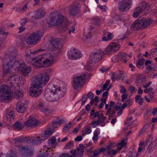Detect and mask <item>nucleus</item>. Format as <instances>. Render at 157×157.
<instances>
[{"label":"nucleus","mask_w":157,"mask_h":157,"mask_svg":"<svg viewBox=\"0 0 157 157\" xmlns=\"http://www.w3.org/2000/svg\"><path fill=\"white\" fill-rule=\"evenodd\" d=\"M53 72L51 68L46 69L44 72L46 74L37 75L34 78L29 88L30 95L32 97H37L43 92V87L46 84L49 80V75Z\"/></svg>","instance_id":"nucleus-1"},{"label":"nucleus","mask_w":157,"mask_h":157,"mask_svg":"<svg viewBox=\"0 0 157 157\" xmlns=\"http://www.w3.org/2000/svg\"><path fill=\"white\" fill-rule=\"evenodd\" d=\"M17 54H14V55H11L8 58L4 57L3 61V77H4L9 71L11 67L19 69L22 72L23 75L26 76L31 71L30 67L27 66L25 64L20 63L18 60H16Z\"/></svg>","instance_id":"nucleus-2"},{"label":"nucleus","mask_w":157,"mask_h":157,"mask_svg":"<svg viewBox=\"0 0 157 157\" xmlns=\"http://www.w3.org/2000/svg\"><path fill=\"white\" fill-rule=\"evenodd\" d=\"M47 86L48 88L44 91V96L49 101H58L62 98L66 92V88L62 89L57 85L49 83Z\"/></svg>","instance_id":"nucleus-3"},{"label":"nucleus","mask_w":157,"mask_h":157,"mask_svg":"<svg viewBox=\"0 0 157 157\" xmlns=\"http://www.w3.org/2000/svg\"><path fill=\"white\" fill-rule=\"evenodd\" d=\"M38 57H31L33 65L43 67L51 66L54 62V57L50 53L39 54Z\"/></svg>","instance_id":"nucleus-4"},{"label":"nucleus","mask_w":157,"mask_h":157,"mask_svg":"<svg viewBox=\"0 0 157 157\" xmlns=\"http://www.w3.org/2000/svg\"><path fill=\"white\" fill-rule=\"evenodd\" d=\"M49 24L55 26L62 24L64 25L62 27V31L65 32L67 29L68 24L67 19L61 14H55L52 16L48 22Z\"/></svg>","instance_id":"nucleus-5"},{"label":"nucleus","mask_w":157,"mask_h":157,"mask_svg":"<svg viewBox=\"0 0 157 157\" xmlns=\"http://www.w3.org/2000/svg\"><path fill=\"white\" fill-rule=\"evenodd\" d=\"M152 22V20L150 18L139 17L132 25L131 28L134 31L140 29H145Z\"/></svg>","instance_id":"nucleus-6"},{"label":"nucleus","mask_w":157,"mask_h":157,"mask_svg":"<svg viewBox=\"0 0 157 157\" xmlns=\"http://www.w3.org/2000/svg\"><path fill=\"white\" fill-rule=\"evenodd\" d=\"M86 74L84 73L79 74L75 76L73 78V86L75 90L83 85L85 81Z\"/></svg>","instance_id":"nucleus-7"},{"label":"nucleus","mask_w":157,"mask_h":157,"mask_svg":"<svg viewBox=\"0 0 157 157\" xmlns=\"http://www.w3.org/2000/svg\"><path fill=\"white\" fill-rule=\"evenodd\" d=\"M149 9L150 7L148 3L144 1L142 2L140 4L139 6L135 9L132 16L134 17H137L143 11L146 12Z\"/></svg>","instance_id":"nucleus-8"},{"label":"nucleus","mask_w":157,"mask_h":157,"mask_svg":"<svg viewBox=\"0 0 157 157\" xmlns=\"http://www.w3.org/2000/svg\"><path fill=\"white\" fill-rule=\"evenodd\" d=\"M13 96L12 93L8 87L6 85H2L0 87V96L5 100L10 99Z\"/></svg>","instance_id":"nucleus-9"},{"label":"nucleus","mask_w":157,"mask_h":157,"mask_svg":"<svg viewBox=\"0 0 157 157\" xmlns=\"http://www.w3.org/2000/svg\"><path fill=\"white\" fill-rule=\"evenodd\" d=\"M104 55L103 52L100 50H97L92 52L90 55V60L92 61V63H96L101 60L103 57Z\"/></svg>","instance_id":"nucleus-10"},{"label":"nucleus","mask_w":157,"mask_h":157,"mask_svg":"<svg viewBox=\"0 0 157 157\" xmlns=\"http://www.w3.org/2000/svg\"><path fill=\"white\" fill-rule=\"evenodd\" d=\"M40 31H37L32 33L28 37L27 42L29 44H34L40 40L41 37L40 34Z\"/></svg>","instance_id":"nucleus-11"},{"label":"nucleus","mask_w":157,"mask_h":157,"mask_svg":"<svg viewBox=\"0 0 157 157\" xmlns=\"http://www.w3.org/2000/svg\"><path fill=\"white\" fill-rule=\"evenodd\" d=\"M67 56L70 59L75 60L81 58L82 56V54L78 50L74 48H72L67 52Z\"/></svg>","instance_id":"nucleus-12"},{"label":"nucleus","mask_w":157,"mask_h":157,"mask_svg":"<svg viewBox=\"0 0 157 157\" xmlns=\"http://www.w3.org/2000/svg\"><path fill=\"white\" fill-rule=\"evenodd\" d=\"M131 4V0H123L119 3L118 8L121 12L125 11L126 9H129V6Z\"/></svg>","instance_id":"nucleus-13"},{"label":"nucleus","mask_w":157,"mask_h":157,"mask_svg":"<svg viewBox=\"0 0 157 157\" xmlns=\"http://www.w3.org/2000/svg\"><path fill=\"white\" fill-rule=\"evenodd\" d=\"M120 48V44L116 42L111 43L105 49L106 52L113 53L117 51Z\"/></svg>","instance_id":"nucleus-14"},{"label":"nucleus","mask_w":157,"mask_h":157,"mask_svg":"<svg viewBox=\"0 0 157 157\" xmlns=\"http://www.w3.org/2000/svg\"><path fill=\"white\" fill-rule=\"evenodd\" d=\"M62 39H53L49 41V48L51 50H56L59 48H61V46L60 44V43Z\"/></svg>","instance_id":"nucleus-15"},{"label":"nucleus","mask_w":157,"mask_h":157,"mask_svg":"<svg viewBox=\"0 0 157 157\" xmlns=\"http://www.w3.org/2000/svg\"><path fill=\"white\" fill-rule=\"evenodd\" d=\"M28 102L25 100H22L19 101L17 104L16 109L19 113H23L26 110L25 105L28 104Z\"/></svg>","instance_id":"nucleus-16"},{"label":"nucleus","mask_w":157,"mask_h":157,"mask_svg":"<svg viewBox=\"0 0 157 157\" xmlns=\"http://www.w3.org/2000/svg\"><path fill=\"white\" fill-rule=\"evenodd\" d=\"M20 150L21 151V154L22 156L29 157L33 155V151L27 146H24L21 147Z\"/></svg>","instance_id":"nucleus-17"},{"label":"nucleus","mask_w":157,"mask_h":157,"mask_svg":"<svg viewBox=\"0 0 157 157\" xmlns=\"http://www.w3.org/2000/svg\"><path fill=\"white\" fill-rule=\"evenodd\" d=\"M40 122L36 118H30L25 122L26 126L32 127L38 125Z\"/></svg>","instance_id":"nucleus-18"},{"label":"nucleus","mask_w":157,"mask_h":157,"mask_svg":"<svg viewBox=\"0 0 157 157\" xmlns=\"http://www.w3.org/2000/svg\"><path fill=\"white\" fill-rule=\"evenodd\" d=\"M80 12L79 7L76 4H74L71 6L70 11V14L71 16L76 15Z\"/></svg>","instance_id":"nucleus-19"},{"label":"nucleus","mask_w":157,"mask_h":157,"mask_svg":"<svg viewBox=\"0 0 157 157\" xmlns=\"http://www.w3.org/2000/svg\"><path fill=\"white\" fill-rule=\"evenodd\" d=\"M100 23V19L97 17H94L92 18V24L90 26V29L93 30L97 29Z\"/></svg>","instance_id":"nucleus-20"},{"label":"nucleus","mask_w":157,"mask_h":157,"mask_svg":"<svg viewBox=\"0 0 157 157\" xmlns=\"http://www.w3.org/2000/svg\"><path fill=\"white\" fill-rule=\"evenodd\" d=\"M157 148V140L155 139L151 143L148 148L150 154H152Z\"/></svg>","instance_id":"nucleus-21"},{"label":"nucleus","mask_w":157,"mask_h":157,"mask_svg":"<svg viewBox=\"0 0 157 157\" xmlns=\"http://www.w3.org/2000/svg\"><path fill=\"white\" fill-rule=\"evenodd\" d=\"M45 14V12L44 10L39 9L34 12L33 16L36 19H39L43 17Z\"/></svg>","instance_id":"nucleus-22"},{"label":"nucleus","mask_w":157,"mask_h":157,"mask_svg":"<svg viewBox=\"0 0 157 157\" xmlns=\"http://www.w3.org/2000/svg\"><path fill=\"white\" fill-rule=\"evenodd\" d=\"M39 138L40 137H38L36 138L34 137L33 136L29 137V143L33 144H37L40 143L41 141L44 140V139H40Z\"/></svg>","instance_id":"nucleus-23"},{"label":"nucleus","mask_w":157,"mask_h":157,"mask_svg":"<svg viewBox=\"0 0 157 157\" xmlns=\"http://www.w3.org/2000/svg\"><path fill=\"white\" fill-rule=\"evenodd\" d=\"M39 109L42 112H43L46 115L49 113L50 110L48 108L45 106V105L41 102H40L38 105Z\"/></svg>","instance_id":"nucleus-24"},{"label":"nucleus","mask_w":157,"mask_h":157,"mask_svg":"<svg viewBox=\"0 0 157 157\" xmlns=\"http://www.w3.org/2000/svg\"><path fill=\"white\" fill-rule=\"evenodd\" d=\"M24 95L23 91L22 90H17L13 94V97L18 100L21 98Z\"/></svg>","instance_id":"nucleus-25"},{"label":"nucleus","mask_w":157,"mask_h":157,"mask_svg":"<svg viewBox=\"0 0 157 157\" xmlns=\"http://www.w3.org/2000/svg\"><path fill=\"white\" fill-rule=\"evenodd\" d=\"M7 157H17V153L13 150L10 151L7 154ZM0 157H6V155L3 154H0Z\"/></svg>","instance_id":"nucleus-26"},{"label":"nucleus","mask_w":157,"mask_h":157,"mask_svg":"<svg viewBox=\"0 0 157 157\" xmlns=\"http://www.w3.org/2000/svg\"><path fill=\"white\" fill-rule=\"evenodd\" d=\"M65 122L64 121L63 119H58V118L55 121H52V124L53 127L54 128H57L58 127L56 125H61L63 123Z\"/></svg>","instance_id":"nucleus-27"},{"label":"nucleus","mask_w":157,"mask_h":157,"mask_svg":"<svg viewBox=\"0 0 157 157\" xmlns=\"http://www.w3.org/2000/svg\"><path fill=\"white\" fill-rule=\"evenodd\" d=\"M25 126H26L25 122L23 123L20 121H17L13 124V127L18 130H21Z\"/></svg>","instance_id":"nucleus-28"},{"label":"nucleus","mask_w":157,"mask_h":157,"mask_svg":"<svg viewBox=\"0 0 157 157\" xmlns=\"http://www.w3.org/2000/svg\"><path fill=\"white\" fill-rule=\"evenodd\" d=\"M10 78L11 81L10 82V86H13L12 83L13 82H15L16 83H18L20 79V77L17 75H13L10 77Z\"/></svg>","instance_id":"nucleus-29"},{"label":"nucleus","mask_w":157,"mask_h":157,"mask_svg":"<svg viewBox=\"0 0 157 157\" xmlns=\"http://www.w3.org/2000/svg\"><path fill=\"white\" fill-rule=\"evenodd\" d=\"M53 132V129L51 128V127H48L44 131V137H48L52 134Z\"/></svg>","instance_id":"nucleus-30"},{"label":"nucleus","mask_w":157,"mask_h":157,"mask_svg":"<svg viewBox=\"0 0 157 157\" xmlns=\"http://www.w3.org/2000/svg\"><path fill=\"white\" fill-rule=\"evenodd\" d=\"M94 63H92V61H90L87 62L86 65L85 66V68L86 70L91 71L93 68L94 64Z\"/></svg>","instance_id":"nucleus-31"},{"label":"nucleus","mask_w":157,"mask_h":157,"mask_svg":"<svg viewBox=\"0 0 157 157\" xmlns=\"http://www.w3.org/2000/svg\"><path fill=\"white\" fill-rule=\"evenodd\" d=\"M106 36H107V37L104 36L102 37V41H107L111 40L113 39V35H112V33H109Z\"/></svg>","instance_id":"nucleus-32"},{"label":"nucleus","mask_w":157,"mask_h":157,"mask_svg":"<svg viewBox=\"0 0 157 157\" xmlns=\"http://www.w3.org/2000/svg\"><path fill=\"white\" fill-rule=\"evenodd\" d=\"M145 61V59L142 58L139 59L137 62L136 66L139 68H141L140 66H142L144 64Z\"/></svg>","instance_id":"nucleus-33"},{"label":"nucleus","mask_w":157,"mask_h":157,"mask_svg":"<svg viewBox=\"0 0 157 157\" xmlns=\"http://www.w3.org/2000/svg\"><path fill=\"white\" fill-rule=\"evenodd\" d=\"M82 132H83L82 135L84 136L86 134H90L91 132V129L90 127H84V130H82Z\"/></svg>","instance_id":"nucleus-34"},{"label":"nucleus","mask_w":157,"mask_h":157,"mask_svg":"<svg viewBox=\"0 0 157 157\" xmlns=\"http://www.w3.org/2000/svg\"><path fill=\"white\" fill-rule=\"evenodd\" d=\"M45 50L43 49L40 48L38 49L37 51H35L34 52L30 51L29 52H28L26 54V57L27 58L30 57L31 56V55L32 54H34L35 53H36L37 52H40L42 51H44Z\"/></svg>","instance_id":"nucleus-35"},{"label":"nucleus","mask_w":157,"mask_h":157,"mask_svg":"<svg viewBox=\"0 0 157 157\" xmlns=\"http://www.w3.org/2000/svg\"><path fill=\"white\" fill-rule=\"evenodd\" d=\"M61 48H59L56 50H51L53 51V54L55 57H58L59 56L61 52Z\"/></svg>","instance_id":"nucleus-36"},{"label":"nucleus","mask_w":157,"mask_h":157,"mask_svg":"<svg viewBox=\"0 0 157 157\" xmlns=\"http://www.w3.org/2000/svg\"><path fill=\"white\" fill-rule=\"evenodd\" d=\"M115 113L116 111L114 109H113L112 110H110L109 112H108V111H107L106 115H108L109 118L113 117L114 116Z\"/></svg>","instance_id":"nucleus-37"},{"label":"nucleus","mask_w":157,"mask_h":157,"mask_svg":"<svg viewBox=\"0 0 157 157\" xmlns=\"http://www.w3.org/2000/svg\"><path fill=\"white\" fill-rule=\"evenodd\" d=\"M90 115L91 116H93V118H96L98 117L99 114L98 112H95L94 110L92 109L90 112Z\"/></svg>","instance_id":"nucleus-38"},{"label":"nucleus","mask_w":157,"mask_h":157,"mask_svg":"<svg viewBox=\"0 0 157 157\" xmlns=\"http://www.w3.org/2000/svg\"><path fill=\"white\" fill-rule=\"evenodd\" d=\"M71 122H69L68 125L65 126L63 128L62 131L63 132H67L71 127Z\"/></svg>","instance_id":"nucleus-39"},{"label":"nucleus","mask_w":157,"mask_h":157,"mask_svg":"<svg viewBox=\"0 0 157 157\" xmlns=\"http://www.w3.org/2000/svg\"><path fill=\"white\" fill-rule=\"evenodd\" d=\"M6 115V118H11V117L14 118L15 117V114L13 111L7 112Z\"/></svg>","instance_id":"nucleus-40"},{"label":"nucleus","mask_w":157,"mask_h":157,"mask_svg":"<svg viewBox=\"0 0 157 157\" xmlns=\"http://www.w3.org/2000/svg\"><path fill=\"white\" fill-rule=\"evenodd\" d=\"M79 145V148H76V150L77 151H79V149H80L81 154L82 155L84 152V151L83 150V149L85 148V147L82 144H80Z\"/></svg>","instance_id":"nucleus-41"},{"label":"nucleus","mask_w":157,"mask_h":157,"mask_svg":"<svg viewBox=\"0 0 157 157\" xmlns=\"http://www.w3.org/2000/svg\"><path fill=\"white\" fill-rule=\"evenodd\" d=\"M117 151L113 149L110 150L108 151L107 153L108 155L110 156L115 155L117 153Z\"/></svg>","instance_id":"nucleus-42"},{"label":"nucleus","mask_w":157,"mask_h":157,"mask_svg":"<svg viewBox=\"0 0 157 157\" xmlns=\"http://www.w3.org/2000/svg\"><path fill=\"white\" fill-rule=\"evenodd\" d=\"M98 119L97 121H93L92 122L91 124L92 125H94L93 127H96L98 124H100L101 122V121L99 119L100 118Z\"/></svg>","instance_id":"nucleus-43"},{"label":"nucleus","mask_w":157,"mask_h":157,"mask_svg":"<svg viewBox=\"0 0 157 157\" xmlns=\"http://www.w3.org/2000/svg\"><path fill=\"white\" fill-rule=\"evenodd\" d=\"M27 18L26 17L24 19H22L21 21V26H23L25 25L26 22H27Z\"/></svg>","instance_id":"nucleus-44"},{"label":"nucleus","mask_w":157,"mask_h":157,"mask_svg":"<svg viewBox=\"0 0 157 157\" xmlns=\"http://www.w3.org/2000/svg\"><path fill=\"white\" fill-rule=\"evenodd\" d=\"M127 56V55L124 53H122L119 55V57L122 59H126Z\"/></svg>","instance_id":"nucleus-45"},{"label":"nucleus","mask_w":157,"mask_h":157,"mask_svg":"<svg viewBox=\"0 0 157 157\" xmlns=\"http://www.w3.org/2000/svg\"><path fill=\"white\" fill-rule=\"evenodd\" d=\"M22 137L23 138V142H25L26 143H29V137H25L24 136H22Z\"/></svg>","instance_id":"nucleus-46"},{"label":"nucleus","mask_w":157,"mask_h":157,"mask_svg":"<svg viewBox=\"0 0 157 157\" xmlns=\"http://www.w3.org/2000/svg\"><path fill=\"white\" fill-rule=\"evenodd\" d=\"M48 151L47 150L46 151V152L43 153L42 154L39 155H37V157H46L48 155Z\"/></svg>","instance_id":"nucleus-47"},{"label":"nucleus","mask_w":157,"mask_h":157,"mask_svg":"<svg viewBox=\"0 0 157 157\" xmlns=\"http://www.w3.org/2000/svg\"><path fill=\"white\" fill-rule=\"evenodd\" d=\"M98 7L104 12L105 11L106 9L107 8V6H101V5H99L98 6Z\"/></svg>","instance_id":"nucleus-48"},{"label":"nucleus","mask_w":157,"mask_h":157,"mask_svg":"<svg viewBox=\"0 0 157 157\" xmlns=\"http://www.w3.org/2000/svg\"><path fill=\"white\" fill-rule=\"evenodd\" d=\"M23 138L22 137V136H20V137L15 138V140H16L17 141H18L20 142L21 144V143L23 142Z\"/></svg>","instance_id":"nucleus-49"},{"label":"nucleus","mask_w":157,"mask_h":157,"mask_svg":"<svg viewBox=\"0 0 157 157\" xmlns=\"http://www.w3.org/2000/svg\"><path fill=\"white\" fill-rule=\"evenodd\" d=\"M119 60V56H114L112 58V60L114 63H116Z\"/></svg>","instance_id":"nucleus-50"},{"label":"nucleus","mask_w":157,"mask_h":157,"mask_svg":"<svg viewBox=\"0 0 157 157\" xmlns=\"http://www.w3.org/2000/svg\"><path fill=\"white\" fill-rule=\"evenodd\" d=\"M87 96L90 99H93L94 97V94L93 92H90L87 94Z\"/></svg>","instance_id":"nucleus-51"},{"label":"nucleus","mask_w":157,"mask_h":157,"mask_svg":"<svg viewBox=\"0 0 157 157\" xmlns=\"http://www.w3.org/2000/svg\"><path fill=\"white\" fill-rule=\"evenodd\" d=\"M116 73L114 72L111 75V78L113 82L116 80Z\"/></svg>","instance_id":"nucleus-52"},{"label":"nucleus","mask_w":157,"mask_h":157,"mask_svg":"<svg viewBox=\"0 0 157 157\" xmlns=\"http://www.w3.org/2000/svg\"><path fill=\"white\" fill-rule=\"evenodd\" d=\"M133 123L132 118H128L127 120L126 124L129 125Z\"/></svg>","instance_id":"nucleus-53"},{"label":"nucleus","mask_w":157,"mask_h":157,"mask_svg":"<svg viewBox=\"0 0 157 157\" xmlns=\"http://www.w3.org/2000/svg\"><path fill=\"white\" fill-rule=\"evenodd\" d=\"M113 109H114L115 111H118L121 109L120 106L118 105H116L113 107Z\"/></svg>","instance_id":"nucleus-54"},{"label":"nucleus","mask_w":157,"mask_h":157,"mask_svg":"<svg viewBox=\"0 0 157 157\" xmlns=\"http://www.w3.org/2000/svg\"><path fill=\"white\" fill-rule=\"evenodd\" d=\"M144 99L143 98H142L139 99V100L137 101V102H136L138 103L140 105H142V103L144 102Z\"/></svg>","instance_id":"nucleus-55"},{"label":"nucleus","mask_w":157,"mask_h":157,"mask_svg":"<svg viewBox=\"0 0 157 157\" xmlns=\"http://www.w3.org/2000/svg\"><path fill=\"white\" fill-rule=\"evenodd\" d=\"M16 140H15V139L14 140V144L15 146L17 147H20L21 146V144L20 142L18 141H16Z\"/></svg>","instance_id":"nucleus-56"},{"label":"nucleus","mask_w":157,"mask_h":157,"mask_svg":"<svg viewBox=\"0 0 157 157\" xmlns=\"http://www.w3.org/2000/svg\"><path fill=\"white\" fill-rule=\"evenodd\" d=\"M98 151L99 153L100 154L101 152H103L105 151H106V149L105 148L101 147L99 148V150Z\"/></svg>","instance_id":"nucleus-57"},{"label":"nucleus","mask_w":157,"mask_h":157,"mask_svg":"<svg viewBox=\"0 0 157 157\" xmlns=\"http://www.w3.org/2000/svg\"><path fill=\"white\" fill-rule=\"evenodd\" d=\"M129 90L131 93H133L136 90L135 88L132 86H130L129 87Z\"/></svg>","instance_id":"nucleus-58"},{"label":"nucleus","mask_w":157,"mask_h":157,"mask_svg":"<svg viewBox=\"0 0 157 157\" xmlns=\"http://www.w3.org/2000/svg\"><path fill=\"white\" fill-rule=\"evenodd\" d=\"M99 154V153L98 150L94 151L93 154L92 155V157H96L97 155Z\"/></svg>","instance_id":"nucleus-59"},{"label":"nucleus","mask_w":157,"mask_h":157,"mask_svg":"<svg viewBox=\"0 0 157 157\" xmlns=\"http://www.w3.org/2000/svg\"><path fill=\"white\" fill-rule=\"evenodd\" d=\"M153 90V88L152 87H150L148 89H145L144 90V92L145 93H149L150 91L152 90Z\"/></svg>","instance_id":"nucleus-60"},{"label":"nucleus","mask_w":157,"mask_h":157,"mask_svg":"<svg viewBox=\"0 0 157 157\" xmlns=\"http://www.w3.org/2000/svg\"><path fill=\"white\" fill-rule=\"evenodd\" d=\"M82 139V137L81 136H79L77 137L75 139V140L77 141H80Z\"/></svg>","instance_id":"nucleus-61"},{"label":"nucleus","mask_w":157,"mask_h":157,"mask_svg":"<svg viewBox=\"0 0 157 157\" xmlns=\"http://www.w3.org/2000/svg\"><path fill=\"white\" fill-rule=\"evenodd\" d=\"M129 67L130 68H131V70L132 71H134L135 67L132 65V63H130L129 64Z\"/></svg>","instance_id":"nucleus-62"},{"label":"nucleus","mask_w":157,"mask_h":157,"mask_svg":"<svg viewBox=\"0 0 157 157\" xmlns=\"http://www.w3.org/2000/svg\"><path fill=\"white\" fill-rule=\"evenodd\" d=\"M157 112V107L156 108H154L153 109V111L152 112V114L153 116L156 115Z\"/></svg>","instance_id":"nucleus-63"},{"label":"nucleus","mask_w":157,"mask_h":157,"mask_svg":"<svg viewBox=\"0 0 157 157\" xmlns=\"http://www.w3.org/2000/svg\"><path fill=\"white\" fill-rule=\"evenodd\" d=\"M147 124H146L143 127V128L141 130V132L142 133H143L145 131V129L147 128Z\"/></svg>","instance_id":"nucleus-64"}]
</instances>
